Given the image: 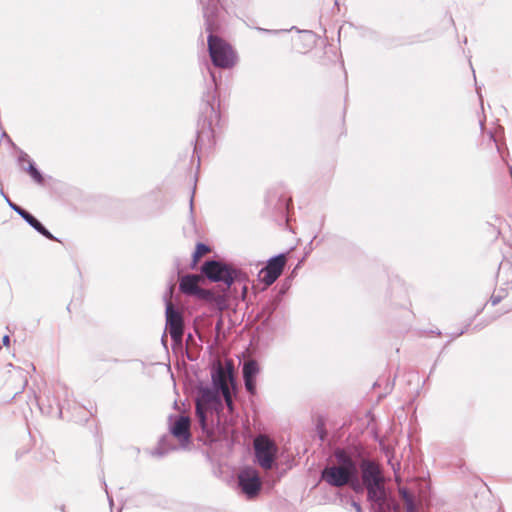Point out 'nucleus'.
Segmentation results:
<instances>
[{
    "mask_svg": "<svg viewBox=\"0 0 512 512\" xmlns=\"http://www.w3.org/2000/svg\"><path fill=\"white\" fill-rule=\"evenodd\" d=\"M201 274L211 282H221L224 288L219 293H225L229 298L232 286L236 282H245L248 276L245 272L219 260L205 261L201 266Z\"/></svg>",
    "mask_w": 512,
    "mask_h": 512,
    "instance_id": "obj_1",
    "label": "nucleus"
},
{
    "mask_svg": "<svg viewBox=\"0 0 512 512\" xmlns=\"http://www.w3.org/2000/svg\"><path fill=\"white\" fill-rule=\"evenodd\" d=\"M201 277L195 274L183 276L179 282L180 291L188 296H194L199 300H203L209 304H213L219 311L228 308L227 295L225 293H215L209 289L199 287Z\"/></svg>",
    "mask_w": 512,
    "mask_h": 512,
    "instance_id": "obj_2",
    "label": "nucleus"
},
{
    "mask_svg": "<svg viewBox=\"0 0 512 512\" xmlns=\"http://www.w3.org/2000/svg\"><path fill=\"white\" fill-rule=\"evenodd\" d=\"M196 416L202 431L210 436L212 429L209 428L206 417L208 408L218 409L222 406L221 392L214 387L199 386L197 389V397L195 400Z\"/></svg>",
    "mask_w": 512,
    "mask_h": 512,
    "instance_id": "obj_3",
    "label": "nucleus"
},
{
    "mask_svg": "<svg viewBox=\"0 0 512 512\" xmlns=\"http://www.w3.org/2000/svg\"><path fill=\"white\" fill-rule=\"evenodd\" d=\"M207 42L209 55L214 66L231 69L237 64V52L229 42L213 34L209 35Z\"/></svg>",
    "mask_w": 512,
    "mask_h": 512,
    "instance_id": "obj_4",
    "label": "nucleus"
},
{
    "mask_svg": "<svg viewBox=\"0 0 512 512\" xmlns=\"http://www.w3.org/2000/svg\"><path fill=\"white\" fill-rule=\"evenodd\" d=\"M212 386L218 391L225 392L235 388L236 379L234 375V363L232 360L215 361L211 369Z\"/></svg>",
    "mask_w": 512,
    "mask_h": 512,
    "instance_id": "obj_5",
    "label": "nucleus"
},
{
    "mask_svg": "<svg viewBox=\"0 0 512 512\" xmlns=\"http://www.w3.org/2000/svg\"><path fill=\"white\" fill-rule=\"evenodd\" d=\"M254 452L257 463L265 470L273 467L278 448L266 435H259L254 439Z\"/></svg>",
    "mask_w": 512,
    "mask_h": 512,
    "instance_id": "obj_6",
    "label": "nucleus"
},
{
    "mask_svg": "<svg viewBox=\"0 0 512 512\" xmlns=\"http://www.w3.org/2000/svg\"><path fill=\"white\" fill-rule=\"evenodd\" d=\"M166 329L176 344H181L184 334V320L182 313L168 301L166 303Z\"/></svg>",
    "mask_w": 512,
    "mask_h": 512,
    "instance_id": "obj_7",
    "label": "nucleus"
},
{
    "mask_svg": "<svg viewBox=\"0 0 512 512\" xmlns=\"http://www.w3.org/2000/svg\"><path fill=\"white\" fill-rule=\"evenodd\" d=\"M367 490V501L370 502L374 512H388L390 503L384 482H379L365 487Z\"/></svg>",
    "mask_w": 512,
    "mask_h": 512,
    "instance_id": "obj_8",
    "label": "nucleus"
},
{
    "mask_svg": "<svg viewBox=\"0 0 512 512\" xmlns=\"http://www.w3.org/2000/svg\"><path fill=\"white\" fill-rule=\"evenodd\" d=\"M286 264V254L280 253L271 257L264 268L261 269L262 282L266 286L272 285L282 274Z\"/></svg>",
    "mask_w": 512,
    "mask_h": 512,
    "instance_id": "obj_9",
    "label": "nucleus"
},
{
    "mask_svg": "<svg viewBox=\"0 0 512 512\" xmlns=\"http://www.w3.org/2000/svg\"><path fill=\"white\" fill-rule=\"evenodd\" d=\"M321 476L329 485L343 487L351 481V477L355 476V474L337 465H333L324 468Z\"/></svg>",
    "mask_w": 512,
    "mask_h": 512,
    "instance_id": "obj_10",
    "label": "nucleus"
},
{
    "mask_svg": "<svg viewBox=\"0 0 512 512\" xmlns=\"http://www.w3.org/2000/svg\"><path fill=\"white\" fill-rule=\"evenodd\" d=\"M360 471L364 488L379 482H385L379 465L374 461L369 459L362 460L360 463Z\"/></svg>",
    "mask_w": 512,
    "mask_h": 512,
    "instance_id": "obj_11",
    "label": "nucleus"
},
{
    "mask_svg": "<svg viewBox=\"0 0 512 512\" xmlns=\"http://www.w3.org/2000/svg\"><path fill=\"white\" fill-rule=\"evenodd\" d=\"M260 373V366L254 359H249L243 363L242 375L245 389L250 395L256 394V378Z\"/></svg>",
    "mask_w": 512,
    "mask_h": 512,
    "instance_id": "obj_12",
    "label": "nucleus"
},
{
    "mask_svg": "<svg viewBox=\"0 0 512 512\" xmlns=\"http://www.w3.org/2000/svg\"><path fill=\"white\" fill-rule=\"evenodd\" d=\"M239 486L242 492L249 498L258 495L261 489V481L256 473L249 475L248 473H241L238 477Z\"/></svg>",
    "mask_w": 512,
    "mask_h": 512,
    "instance_id": "obj_13",
    "label": "nucleus"
},
{
    "mask_svg": "<svg viewBox=\"0 0 512 512\" xmlns=\"http://www.w3.org/2000/svg\"><path fill=\"white\" fill-rule=\"evenodd\" d=\"M171 434L180 441L188 442L190 439V419L187 416H180L170 429Z\"/></svg>",
    "mask_w": 512,
    "mask_h": 512,
    "instance_id": "obj_14",
    "label": "nucleus"
},
{
    "mask_svg": "<svg viewBox=\"0 0 512 512\" xmlns=\"http://www.w3.org/2000/svg\"><path fill=\"white\" fill-rule=\"evenodd\" d=\"M334 457L338 463L337 466L344 468L354 474L358 473L356 462L345 449L337 448L334 451Z\"/></svg>",
    "mask_w": 512,
    "mask_h": 512,
    "instance_id": "obj_15",
    "label": "nucleus"
},
{
    "mask_svg": "<svg viewBox=\"0 0 512 512\" xmlns=\"http://www.w3.org/2000/svg\"><path fill=\"white\" fill-rule=\"evenodd\" d=\"M50 396L53 397V401L57 407V414L59 417L62 416V410H63V404H62V401H66L68 399V396H69V392L67 390V388L62 385V384H58L55 388H54V391L53 392H50L48 391V394H47V399L48 401L50 402Z\"/></svg>",
    "mask_w": 512,
    "mask_h": 512,
    "instance_id": "obj_16",
    "label": "nucleus"
},
{
    "mask_svg": "<svg viewBox=\"0 0 512 512\" xmlns=\"http://www.w3.org/2000/svg\"><path fill=\"white\" fill-rule=\"evenodd\" d=\"M497 277L502 285L512 289V267L510 262L500 263Z\"/></svg>",
    "mask_w": 512,
    "mask_h": 512,
    "instance_id": "obj_17",
    "label": "nucleus"
},
{
    "mask_svg": "<svg viewBox=\"0 0 512 512\" xmlns=\"http://www.w3.org/2000/svg\"><path fill=\"white\" fill-rule=\"evenodd\" d=\"M210 251L208 245L204 243H198L193 253V262L196 263L204 254Z\"/></svg>",
    "mask_w": 512,
    "mask_h": 512,
    "instance_id": "obj_18",
    "label": "nucleus"
},
{
    "mask_svg": "<svg viewBox=\"0 0 512 512\" xmlns=\"http://www.w3.org/2000/svg\"><path fill=\"white\" fill-rule=\"evenodd\" d=\"M14 209L29 223V224H41L32 215L20 207L14 206Z\"/></svg>",
    "mask_w": 512,
    "mask_h": 512,
    "instance_id": "obj_19",
    "label": "nucleus"
},
{
    "mask_svg": "<svg viewBox=\"0 0 512 512\" xmlns=\"http://www.w3.org/2000/svg\"><path fill=\"white\" fill-rule=\"evenodd\" d=\"M497 233L502 235L503 239L512 246V226H505L504 230H498Z\"/></svg>",
    "mask_w": 512,
    "mask_h": 512,
    "instance_id": "obj_20",
    "label": "nucleus"
},
{
    "mask_svg": "<svg viewBox=\"0 0 512 512\" xmlns=\"http://www.w3.org/2000/svg\"><path fill=\"white\" fill-rule=\"evenodd\" d=\"M28 172L30 174V176L39 184H42L43 183V177L41 175V173L38 171V169L33 165V164H30L29 165V169H28Z\"/></svg>",
    "mask_w": 512,
    "mask_h": 512,
    "instance_id": "obj_21",
    "label": "nucleus"
},
{
    "mask_svg": "<svg viewBox=\"0 0 512 512\" xmlns=\"http://www.w3.org/2000/svg\"><path fill=\"white\" fill-rule=\"evenodd\" d=\"M224 398V401L226 403V406L227 408L229 409L230 412H233V409H234V405H233V400H232V393H231V390H228V391H225V392H222L221 393V398Z\"/></svg>",
    "mask_w": 512,
    "mask_h": 512,
    "instance_id": "obj_22",
    "label": "nucleus"
},
{
    "mask_svg": "<svg viewBox=\"0 0 512 512\" xmlns=\"http://www.w3.org/2000/svg\"><path fill=\"white\" fill-rule=\"evenodd\" d=\"M351 485L352 489L355 491V492H359L362 490V488L364 487L362 485V483H360L359 481V478H358V473L355 474V476L351 477V481L348 483Z\"/></svg>",
    "mask_w": 512,
    "mask_h": 512,
    "instance_id": "obj_23",
    "label": "nucleus"
},
{
    "mask_svg": "<svg viewBox=\"0 0 512 512\" xmlns=\"http://www.w3.org/2000/svg\"><path fill=\"white\" fill-rule=\"evenodd\" d=\"M37 232L49 239H55L51 233L47 230L46 226H32Z\"/></svg>",
    "mask_w": 512,
    "mask_h": 512,
    "instance_id": "obj_24",
    "label": "nucleus"
},
{
    "mask_svg": "<svg viewBox=\"0 0 512 512\" xmlns=\"http://www.w3.org/2000/svg\"><path fill=\"white\" fill-rule=\"evenodd\" d=\"M399 493H400V495H401V497H402V499H403L404 503H406V502H407V500H408V501H412V500H414V499H413V497H412V495L408 492V490H407L406 488H400V489H399Z\"/></svg>",
    "mask_w": 512,
    "mask_h": 512,
    "instance_id": "obj_25",
    "label": "nucleus"
},
{
    "mask_svg": "<svg viewBox=\"0 0 512 512\" xmlns=\"http://www.w3.org/2000/svg\"><path fill=\"white\" fill-rule=\"evenodd\" d=\"M504 298V294L502 292H499L498 294H492L490 297V302L493 306L499 304L501 300Z\"/></svg>",
    "mask_w": 512,
    "mask_h": 512,
    "instance_id": "obj_26",
    "label": "nucleus"
},
{
    "mask_svg": "<svg viewBox=\"0 0 512 512\" xmlns=\"http://www.w3.org/2000/svg\"><path fill=\"white\" fill-rule=\"evenodd\" d=\"M406 512H416V506L414 500L405 503Z\"/></svg>",
    "mask_w": 512,
    "mask_h": 512,
    "instance_id": "obj_27",
    "label": "nucleus"
},
{
    "mask_svg": "<svg viewBox=\"0 0 512 512\" xmlns=\"http://www.w3.org/2000/svg\"><path fill=\"white\" fill-rule=\"evenodd\" d=\"M351 506L354 508L355 512H363L360 503L353 500Z\"/></svg>",
    "mask_w": 512,
    "mask_h": 512,
    "instance_id": "obj_28",
    "label": "nucleus"
},
{
    "mask_svg": "<svg viewBox=\"0 0 512 512\" xmlns=\"http://www.w3.org/2000/svg\"><path fill=\"white\" fill-rule=\"evenodd\" d=\"M246 282H247V280L245 282H241L243 284V286H242V298L243 299H245L247 291H248Z\"/></svg>",
    "mask_w": 512,
    "mask_h": 512,
    "instance_id": "obj_29",
    "label": "nucleus"
},
{
    "mask_svg": "<svg viewBox=\"0 0 512 512\" xmlns=\"http://www.w3.org/2000/svg\"><path fill=\"white\" fill-rule=\"evenodd\" d=\"M165 452L162 451L161 449H156L155 451L152 452V455L153 456H158V457H162L164 456Z\"/></svg>",
    "mask_w": 512,
    "mask_h": 512,
    "instance_id": "obj_30",
    "label": "nucleus"
},
{
    "mask_svg": "<svg viewBox=\"0 0 512 512\" xmlns=\"http://www.w3.org/2000/svg\"><path fill=\"white\" fill-rule=\"evenodd\" d=\"M2 343L4 346H8L10 343V337L8 335L3 336Z\"/></svg>",
    "mask_w": 512,
    "mask_h": 512,
    "instance_id": "obj_31",
    "label": "nucleus"
},
{
    "mask_svg": "<svg viewBox=\"0 0 512 512\" xmlns=\"http://www.w3.org/2000/svg\"><path fill=\"white\" fill-rule=\"evenodd\" d=\"M291 202H292V199H291L290 197H289V198H287V200H286V207H287V209L289 208V204H290Z\"/></svg>",
    "mask_w": 512,
    "mask_h": 512,
    "instance_id": "obj_32",
    "label": "nucleus"
},
{
    "mask_svg": "<svg viewBox=\"0 0 512 512\" xmlns=\"http://www.w3.org/2000/svg\"><path fill=\"white\" fill-rule=\"evenodd\" d=\"M221 324H222V322H221V321H219V322L217 323V325H216V328H217V329H219V328L221 327Z\"/></svg>",
    "mask_w": 512,
    "mask_h": 512,
    "instance_id": "obj_33",
    "label": "nucleus"
},
{
    "mask_svg": "<svg viewBox=\"0 0 512 512\" xmlns=\"http://www.w3.org/2000/svg\"><path fill=\"white\" fill-rule=\"evenodd\" d=\"M489 141H490V143H495V140L493 139L492 136L490 137Z\"/></svg>",
    "mask_w": 512,
    "mask_h": 512,
    "instance_id": "obj_34",
    "label": "nucleus"
},
{
    "mask_svg": "<svg viewBox=\"0 0 512 512\" xmlns=\"http://www.w3.org/2000/svg\"><path fill=\"white\" fill-rule=\"evenodd\" d=\"M510 310H511V307H509V308H507L506 310H504V312H503V313H507V312H509Z\"/></svg>",
    "mask_w": 512,
    "mask_h": 512,
    "instance_id": "obj_35",
    "label": "nucleus"
},
{
    "mask_svg": "<svg viewBox=\"0 0 512 512\" xmlns=\"http://www.w3.org/2000/svg\"><path fill=\"white\" fill-rule=\"evenodd\" d=\"M463 333H464V330H461V331L457 334V336H460V335H462Z\"/></svg>",
    "mask_w": 512,
    "mask_h": 512,
    "instance_id": "obj_36",
    "label": "nucleus"
},
{
    "mask_svg": "<svg viewBox=\"0 0 512 512\" xmlns=\"http://www.w3.org/2000/svg\"><path fill=\"white\" fill-rule=\"evenodd\" d=\"M108 499H109V503H110V505H112L113 500H112L109 496H108Z\"/></svg>",
    "mask_w": 512,
    "mask_h": 512,
    "instance_id": "obj_37",
    "label": "nucleus"
}]
</instances>
